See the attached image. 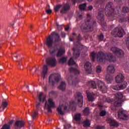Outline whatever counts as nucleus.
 <instances>
[{
    "mask_svg": "<svg viewBox=\"0 0 129 129\" xmlns=\"http://www.w3.org/2000/svg\"><path fill=\"white\" fill-rule=\"evenodd\" d=\"M96 72L97 73H101V67H100V66H97L96 68Z\"/></svg>",
    "mask_w": 129,
    "mask_h": 129,
    "instance_id": "42",
    "label": "nucleus"
},
{
    "mask_svg": "<svg viewBox=\"0 0 129 129\" xmlns=\"http://www.w3.org/2000/svg\"><path fill=\"white\" fill-rule=\"evenodd\" d=\"M106 101L107 102L109 103V102H110L111 101V100L110 99H109V98H107V99H106Z\"/></svg>",
    "mask_w": 129,
    "mask_h": 129,
    "instance_id": "60",
    "label": "nucleus"
},
{
    "mask_svg": "<svg viewBox=\"0 0 129 129\" xmlns=\"http://www.w3.org/2000/svg\"><path fill=\"white\" fill-rule=\"evenodd\" d=\"M86 6L87 4L84 3L81 5V11H86Z\"/></svg>",
    "mask_w": 129,
    "mask_h": 129,
    "instance_id": "44",
    "label": "nucleus"
},
{
    "mask_svg": "<svg viewBox=\"0 0 129 129\" xmlns=\"http://www.w3.org/2000/svg\"><path fill=\"white\" fill-rule=\"evenodd\" d=\"M103 38H104V36H103V34L102 33L100 34V35L98 36V39L99 41H103Z\"/></svg>",
    "mask_w": 129,
    "mask_h": 129,
    "instance_id": "47",
    "label": "nucleus"
},
{
    "mask_svg": "<svg viewBox=\"0 0 129 129\" xmlns=\"http://www.w3.org/2000/svg\"><path fill=\"white\" fill-rule=\"evenodd\" d=\"M75 98L77 101H72L70 106V107L72 109V110H73V111H75L76 109L77 105H78L79 107H81V93L77 92L75 94Z\"/></svg>",
    "mask_w": 129,
    "mask_h": 129,
    "instance_id": "5",
    "label": "nucleus"
},
{
    "mask_svg": "<svg viewBox=\"0 0 129 129\" xmlns=\"http://www.w3.org/2000/svg\"><path fill=\"white\" fill-rule=\"evenodd\" d=\"M112 88L114 90H117V91L120 90V88L119 87V85H116L113 86L112 87Z\"/></svg>",
    "mask_w": 129,
    "mask_h": 129,
    "instance_id": "39",
    "label": "nucleus"
},
{
    "mask_svg": "<svg viewBox=\"0 0 129 129\" xmlns=\"http://www.w3.org/2000/svg\"><path fill=\"white\" fill-rule=\"evenodd\" d=\"M14 126L17 128L23 127V126H24V121L21 120L16 121Z\"/></svg>",
    "mask_w": 129,
    "mask_h": 129,
    "instance_id": "21",
    "label": "nucleus"
},
{
    "mask_svg": "<svg viewBox=\"0 0 129 129\" xmlns=\"http://www.w3.org/2000/svg\"><path fill=\"white\" fill-rule=\"evenodd\" d=\"M105 60H107L109 62H114L115 57L111 54H108L102 51L98 52L97 54V61L98 63H101V62H103Z\"/></svg>",
    "mask_w": 129,
    "mask_h": 129,
    "instance_id": "2",
    "label": "nucleus"
},
{
    "mask_svg": "<svg viewBox=\"0 0 129 129\" xmlns=\"http://www.w3.org/2000/svg\"><path fill=\"white\" fill-rule=\"evenodd\" d=\"M74 36H76V33H75V32L73 33L72 36H70L69 40L70 42H73V41H74Z\"/></svg>",
    "mask_w": 129,
    "mask_h": 129,
    "instance_id": "41",
    "label": "nucleus"
},
{
    "mask_svg": "<svg viewBox=\"0 0 129 129\" xmlns=\"http://www.w3.org/2000/svg\"><path fill=\"white\" fill-rule=\"evenodd\" d=\"M45 61L48 66H51V67H55L56 66V58L55 57H48Z\"/></svg>",
    "mask_w": 129,
    "mask_h": 129,
    "instance_id": "11",
    "label": "nucleus"
},
{
    "mask_svg": "<svg viewBox=\"0 0 129 129\" xmlns=\"http://www.w3.org/2000/svg\"><path fill=\"white\" fill-rule=\"evenodd\" d=\"M65 31H68V30H69V26L67 25L64 28Z\"/></svg>",
    "mask_w": 129,
    "mask_h": 129,
    "instance_id": "57",
    "label": "nucleus"
},
{
    "mask_svg": "<svg viewBox=\"0 0 129 129\" xmlns=\"http://www.w3.org/2000/svg\"><path fill=\"white\" fill-rule=\"evenodd\" d=\"M62 7L61 5H57L55 8H54V12L55 13H57V12H59V10L61 9V7Z\"/></svg>",
    "mask_w": 129,
    "mask_h": 129,
    "instance_id": "45",
    "label": "nucleus"
},
{
    "mask_svg": "<svg viewBox=\"0 0 129 129\" xmlns=\"http://www.w3.org/2000/svg\"><path fill=\"white\" fill-rule=\"evenodd\" d=\"M51 35H54L56 37L53 39V37L49 35L46 38L45 44L47 48L49 49L50 55H55L56 52L58 51L56 54V57H61L65 53V51L62 49H59L57 46V43L60 41V35L55 32H53L51 33Z\"/></svg>",
    "mask_w": 129,
    "mask_h": 129,
    "instance_id": "1",
    "label": "nucleus"
},
{
    "mask_svg": "<svg viewBox=\"0 0 129 129\" xmlns=\"http://www.w3.org/2000/svg\"><path fill=\"white\" fill-rule=\"evenodd\" d=\"M115 71V69L113 64H110L107 68V72H108V73H114Z\"/></svg>",
    "mask_w": 129,
    "mask_h": 129,
    "instance_id": "20",
    "label": "nucleus"
},
{
    "mask_svg": "<svg viewBox=\"0 0 129 129\" xmlns=\"http://www.w3.org/2000/svg\"><path fill=\"white\" fill-rule=\"evenodd\" d=\"M90 111V109H89V107H86L83 111V115H86V116H87V115H89Z\"/></svg>",
    "mask_w": 129,
    "mask_h": 129,
    "instance_id": "32",
    "label": "nucleus"
},
{
    "mask_svg": "<svg viewBox=\"0 0 129 129\" xmlns=\"http://www.w3.org/2000/svg\"><path fill=\"white\" fill-rule=\"evenodd\" d=\"M105 80L107 82V83H110L111 81L113 80V77L110 76H106L105 78Z\"/></svg>",
    "mask_w": 129,
    "mask_h": 129,
    "instance_id": "36",
    "label": "nucleus"
},
{
    "mask_svg": "<svg viewBox=\"0 0 129 129\" xmlns=\"http://www.w3.org/2000/svg\"><path fill=\"white\" fill-rule=\"evenodd\" d=\"M13 122H14L13 120L10 121L9 122V125L5 124L1 129H10V125H12L13 124Z\"/></svg>",
    "mask_w": 129,
    "mask_h": 129,
    "instance_id": "30",
    "label": "nucleus"
},
{
    "mask_svg": "<svg viewBox=\"0 0 129 129\" xmlns=\"http://www.w3.org/2000/svg\"><path fill=\"white\" fill-rule=\"evenodd\" d=\"M118 117L120 119L126 120H127V118H128V115H126L125 111H124V110H119L118 112Z\"/></svg>",
    "mask_w": 129,
    "mask_h": 129,
    "instance_id": "12",
    "label": "nucleus"
},
{
    "mask_svg": "<svg viewBox=\"0 0 129 129\" xmlns=\"http://www.w3.org/2000/svg\"><path fill=\"white\" fill-rule=\"evenodd\" d=\"M2 105L4 106V108H6L8 106V102L7 101H3L2 102Z\"/></svg>",
    "mask_w": 129,
    "mask_h": 129,
    "instance_id": "50",
    "label": "nucleus"
},
{
    "mask_svg": "<svg viewBox=\"0 0 129 129\" xmlns=\"http://www.w3.org/2000/svg\"><path fill=\"white\" fill-rule=\"evenodd\" d=\"M47 72H48V66L46 64H45L44 66H43V71H42V74H43V79H45V75H46V74H47Z\"/></svg>",
    "mask_w": 129,
    "mask_h": 129,
    "instance_id": "26",
    "label": "nucleus"
},
{
    "mask_svg": "<svg viewBox=\"0 0 129 129\" xmlns=\"http://www.w3.org/2000/svg\"><path fill=\"white\" fill-rule=\"evenodd\" d=\"M46 14H48V15H50L52 13V10L51 9H48L46 10Z\"/></svg>",
    "mask_w": 129,
    "mask_h": 129,
    "instance_id": "53",
    "label": "nucleus"
},
{
    "mask_svg": "<svg viewBox=\"0 0 129 129\" xmlns=\"http://www.w3.org/2000/svg\"><path fill=\"white\" fill-rule=\"evenodd\" d=\"M115 79L117 83H121L124 80V77L122 74H119L115 78Z\"/></svg>",
    "mask_w": 129,
    "mask_h": 129,
    "instance_id": "18",
    "label": "nucleus"
},
{
    "mask_svg": "<svg viewBox=\"0 0 129 129\" xmlns=\"http://www.w3.org/2000/svg\"><path fill=\"white\" fill-rule=\"evenodd\" d=\"M126 44L127 46H129V40H127L126 41Z\"/></svg>",
    "mask_w": 129,
    "mask_h": 129,
    "instance_id": "61",
    "label": "nucleus"
},
{
    "mask_svg": "<svg viewBox=\"0 0 129 129\" xmlns=\"http://www.w3.org/2000/svg\"><path fill=\"white\" fill-rule=\"evenodd\" d=\"M71 128V125L70 124H66L64 125V129H70Z\"/></svg>",
    "mask_w": 129,
    "mask_h": 129,
    "instance_id": "49",
    "label": "nucleus"
},
{
    "mask_svg": "<svg viewBox=\"0 0 129 129\" xmlns=\"http://www.w3.org/2000/svg\"><path fill=\"white\" fill-rule=\"evenodd\" d=\"M67 108H68V106H64V107H63V110H64V111H66V110H67Z\"/></svg>",
    "mask_w": 129,
    "mask_h": 129,
    "instance_id": "58",
    "label": "nucleus"
},
{
    "mask_svg": "<svg viewBox=\"0 0 129 129\" xmlns=\"http://www.w3.org/2000/svg\"><path fill=\"white\" fill-rule=\"evenodd\" d=\"M90 20H91V16H90V14H87V18L85 21L86 27L83 28L84 31L86 32H92L94 27L96 26V21H93L91 22Z\"/></svg>",
    "mask_w": 129,
    "mask_h": 129,
    "instance_id": "3",
    "label": "nucleus"
},
{
    "mask_svg": "<svg viewBox=\"0 0 129 129\" xmlns=\"http://www.w3.org/2000/svg\"><path fill=\"white\" fill-rule=\"evenodd\" d=\"M98 87L102 91L103 93H106L107 92V88L105 86V85L103 82H100L98 84Z\"/></svg>",
    "mask_w": 129,
    "mask_h": 129,
    "instance_id": "16",
    "label": "nucleus"
},
{
    "mask_svg": "<svg viewBox=\"0 0 129 129\" xmlns=\"http://www.w3.org/2000/svg\"><path fill=\"white\" fill-rule=\"evenodd\" d=\"M73 5H75L76 3H79V0H72Z\"/></svg>",
    "mask_w": 129,
    "mask_h": 129,
    "instance_id": "56",
    "label": "nucleus"
},
{
    "mask_svg": "<svg viewBox=\"0 0 129 129\" xmlns=\"http://www.w3.org/2000/svg\"><path fill=\"white\" fill-rule=\"evenodd\" d=\"M97 18L102 25L105 23L104 21V15L102 12H99L98 13V16H97Z\"/></svg>",
    "mask_w": 129,
    "mask_h": 129,
    "instance_id": "15",
    "label": "nucleus"
},
{
    "mask_svg": "<svg viewBox=\"0 0 129 129\" xmlns=\"http://www.w3.org/2000/svg\"><path fill=\"white\" fill-rule=\"evenodd\" d=\"M74 44L75 46H76L77 48H73L74 51L73 58L76 59L80 55V52L81 51V49H80V48L81 47V35L80 34H79V35L77 36V42L74 43Z\"/></svg>",
    "mask_w": 129,
    "mask_h": 129,
    "instance_id": "4",
    "label": "nucleus"
},
{
    "mask_svg": "<svg viewBox=\"0 0 129 129\" xmlns=\"http://www.w3.org/2000/svg\"><path fill=\"white\" fill-rule=\"evenodd\" d=\"M127 85V83L126 82H123L121 84L119 85L120 89H125L126 88V86Z\"/></svg>",
    "mask_w": 129,
    "mask_h": 129,
    "instance_id": "33",
    "label": "nucleus"
},
{
    "mask_svg": "<svg viewBox=\"0 0 129 129\" xmlns=\"http://www.w3.org/2000/svg\"><path fill=\"white\" fill-rule=\"evenodd\" d=\"M48 105H49V106L50 107H54L55 106V103H54V102H53V99L51 98H49L48 99Z\"/></svg>",
    "mask_w": 129,
    "mask_h": 129,
    "instance_id": "35",
    "label": "nucleus"
},
{
    "mask_svg": "<svg viewBox=\"0 0 129 129\" xmlns=\"http://www.w3.org/2000/svg\"><path fill=\"white\" fill-rule=\"evenodd\" d=\"M70 71L71 73L73 72V73H75V75L79 74V73H80V72H79V71L77 69H76V68H71L70 69Z\"/></svg>",
    "mask_w": 129,
    "mask_h": 129,
    "instance_id": "31",
    "label": "nucleus"
},
{
    "mask_svg": "<svg viewBox=\"0 0 129 129\" xmlns=\"http://www.w3.org/2000/svg\"><path fill=\"white\" fill-rule=\"evenodd\" d=\"M60 34L62 38H65V37H66V33H65V32H61Z\"/></svg>",
    "mask_w": 129,
    "mask_h": 129,
    "instance_id": "55",
    "label": "nucleus"
},
{
    "mask_svg": "<svg viewBox=\"0 0 129 129\" xmlns=\"http://www.w3.org/2000/svg\"><path fill=\"white\" fill-rule=\"evenodd\" d=\"M50 93H51V94H55V91H51V92H50Z\"/></svg>",
    "mask_w": 129,
    "mask_h": 129,
    "instance_id": "62",
    "label": "nucleus"
},
{
    "mask_svg": "<svg viewBox=\"0 0 129 129\" xmlns=\"http://www.w3.org/2000/svg\"><path fill=\"white\" fill-rule=\"evenodd\" d=\"M105 114H106V112H105V111H102L100 113V116H104Z\"/></svg>",
    "mask_w": 129,
    "mask_h": 129,
    "instance_id": "52",
    "label": "nucleus"
},
{
    "mask_svg": "<svg viewBox=\"0 0 129 129\" xmlns=\"http://www.w3.org/2000/svg\"><path fill=\"white\" fill-rule=\"evenodd\" d=\"M111 51L114 53L117 57H119V58H121V57H123V51L122 50L115 47H112L111 48Z\"/></svg>",
    "mask_w": 129,
    "mask_h": 129,
    "instance_id": "9",
    "label": "nucleus"
},
{
    "mask_svg": "<svg viewBox=\"0 0 129 129\" xmlns=\"http://www.w3.org/2000/svg\"><path fill=\"white\" fill-rule=\"evenodd\" d=\"M93 7L92 6H89L87 8H86V11H92Z\"/></svg>",
    "mask_w": 129,
    "mask_h": 129,
    "instance_id": "51",
    "label": "nucleus"
},
{
    "mask_svg": "<svg viewBox=\"0 0 129 129\" xmlns=\"http://www.w3.org/2000/svg\"><path fill=\"white\" fill-rule=\"evenodd\" d=\"M97 129H105V126L98 125L97 126Z\"/></svg>",
    "mask_w": 129,
    "mask_h": 129,
    "instance_id": "54",
    "label": "nucleus"
},
{
    "mask_svg": "<svg viewBox=\"0 0 129 129\" xmlns=\"http://www.w3.org/2000/svg\"><path fill=\"white\" fill-rule=\"evenodd\" d=\"M57 89H59V90L64 91V90L66 89V83L65 81H61L59 86L57 87Z\"/></svg>",
    "mask_w": 129,
    "mask_h": 129,
    "instance_id": "19",
    "label": "nucleus"
},
{
    "mask_svg": "<svg viewBox=\"0 0 129 129\" xmlns=\"http://www.w3.org/2000/svg\"><path fill=\"white\" fill-rule=\"evenodd\" d=\"M68 64L69 65V66H72V65H76V62L75 61H74V60H73V58H72V57L69 60Z\"/></svg>",
    "mask_w": 129,
    "mask_h": 129,
    "instance_id": "38",
    "label": "nucleus"
},
{
    "mask_svg": "<svg viewBox=\"0 0 129 129\" xmlns=\"http://www.w3.org/2000/svg\"><path fill=\"white\" fill-rule=\"evenodd\" d=\"M94 96H95V94L93 93H89L87 95L88 99L89 101H94Z\"/></svg>",
    "mask_w": 129,
    "mask_h": 129,
    "instance_id": "27",
    "label": "nucleus"
},
{
    "mask_svg": "<svg viewBox=\"0 0 129 129\" xmlns=\"http://www.w3.org/2000/svg\"><path fill=\"white\" fill-rule=\"evenodd\" d=\"M44 107L45 108L48 109V112H52V109H51L52 107H51L50 105L48 104V102H47V101H46L45 103Z\"/></svg>",
    "mask_w": 129,
    "mask_h": 129,
    "instance_id": "37",
    "label": "nucleus"
},
{
    "mask_svg": "<svg viewBox=\"0 0 129 129\" xmlns=\"http://www.w3.org/2000/svg\"><path fill=\"white\" fill-rule=\"evenodd\" d=\"M57 112L61 114V115H63V114H64V113L63 112V111H62V108L61 107V106H59L57 108Z\"/></svg>",
    "mask_w": 129,
    "mask_h": 129,
    "instance_id": "43",
    "label": "nucleus"
},
{
    "mask_svg": "<svg viewBox=\"0 0 129 129\" xmlns=\"http://www.w3.org/2000/svg\"><path fill=\"white\" fill-rule=\"evenodd\" d=\"M44 91H47V87H46V86L44 87Z\"/></svg>",
    "mask_w": 129,
    "mask_h": 129,
    "instance_id": "64",
    "label": "nucleus"
},
{
    "mask_svg": "<svg viewBox=\"0 0 129 129\" xmlns=\"http://www.w3.org/2000/svg\"><path fill=\"white\" fill-rule=\"evenodd\" d=\"M114 105L115 107H118L121 106V101L119 100H117L114 102Z\"/></svg>",
    "mask_w": 129,
    "mask_h": 129,
    "instance_id": "34",
    "label": "nucleus"
},
{
    "mask_svg": "<svg viewBox=\"0 0 129 129\" xmlns=\"http://www.w3.org/2000/svg\"><path fill=\"white\" fill-rule=\"evenodd\" d=\"M109 124L110 126H115V127H117L119 124L117 121H115V120H111L109 121Z\"/></svg>",
    "mask_w": 129,
    "mask_h": 129,
    "instance_id": "24",
    "label": "nucleus"
},
{
    "mask_svg": "<svg viewBox=\"0 0 129 129\" xmlns=\"http://www.w3.org/2000/svg\"><path fill=\"white\" fill-rule=\"evenodd\" d=\"M82 123L84 127L87 128L90 126V121H89V119H86L84 120V122Z\"/></svg>",
    "mask_w": 129,
    "mask_h": 129,
    "instance_id": "29",
    "label": "nucleus"
},
{
    "mask_svg": "<svg viewBox=\"0 0 129 129\" xmlns=\"http://www.w3.org/2000/svg\"><path fill=\"white\" fill-rule=\"evenodd\" d=\"M88 86L90 88H93V89H96V88H97L96 83L93 81L89 82Z\"/></svg>",
    "mask_w": 129,
    "mask_h": 129,
    "instance_id": "23",
    "label": "nucleus"
},
{
    "mask_svg": "<svg viewBox=\"0 0 129 129\" xmlns=\"http://www.w3.org/2000/svg\"><path fill=\"white\" fill-rule=\"evenodd\" d=\"M70 9V6L67 4L64 5L60 10V14H66Z\"/></svg>",
    "mask_w": 129,
    "mask_h": 129,
    "instance_id": "17",
    "label": "nucleus"
},
{
    "mask_svg": "<svg viewBox=\"0 0 129 129\" xmlns=\"http://www.w3.org/2000/svg\"><path fill=\"white\" fill-rule=\"evenodd\" d=\"M60 78H61V76H60V75H58L57 74H52L49 77L48 83L50 85L54 86L56 82H59Z\"/></svg>",
    "mask_w": 129,
    "mask_h": 129,
    "instance_id": "7",
    "label": "nucleus"
},
{
    "mask_svg": "<svg viewBox=\"0 0 129 129\" xmlns=\"http://www.w3.org/2000/svg\"><path fill=\"white\" fill-rule=\"evenodd\" d=\"M84 68L87 73L91 74L92 73V68L91 63L89 61L86 62L84 64Z\"/></svg>",
    "mask_w": 129,
    "mask_h": 129,
    "instance_id": "13",
    "label": "nucleus"
},
{
    "mask_svg": "<svg viewBox=\"0 0 129 129\" xmlns=\"http://www.w3.org/2000/svg\"><path fill=\"white\" fill-rule=\"evenodd\" d=\"M96 56H97V53H96V52L95 51H92L90 54V58L93 62H94V61H95V58H96Z\"/></svg>",
    "mask_w": 129,
    "mask_h": 129,
    "instance_id": "25",
    "label": "nucleus"
},
{
    "mask_svg": "<svg viewBox=\"0 0 129 129\" xmlns=\"http://www.w3.org/2000/svg\"><path fill=\"white\" fill-rule=\"evenodd\" d=\"M67 80L69 85H76L77 84V79L72 76L69 77Z\"/></svg>",
    "mask_w": 129,
    "mask_h": 129,
    "instance_id": "14",
    "label": "nucleus"
},
{
    "mask_svg": "<svg viewBox=\"0 0 129 129\" xmlns=\"http://www.w3.org/2000/svg\"><path fill=\"white\" fill-rule=\"evenodd\" d=\"M37 114H38V112L37 111L33 112V114H32V117L33 119H35V118H36Z\"/></svg>",
    "mask_w": 129,
    "mask_h": 129,
    "instance_id": "48",
    "label": "nucleus"
},
{
    "mask_svg": "<svg viewBox=\"0 0 129 129\" xmlns=\"http://www.w3.org/2000/svg\"><path fill=\"white\" fill-rule=\"evenodd\" d=\"M74 119L77 122V123L79 124V122H80V120H81V114L77 113L75 114Z\"/></svg>",
    "mask_w": 129,
    "mask_h": 129,
    "instance_id": "22",
    "label": "nucleus"
},
{
    "mask_svg": "<svg viewBox=\"0 0 129 129\" xmlns=\"http://www.w3.org/2000/svg\"><path fill=\"white\" fill-rule=\"evenodd\" d=\"M66 61H67V57H62L59 60V63H66Z\"/></svg>",
    "mask_w": 129,
    "mask_h": 129,
    "instance_id": "40",
    "label": "nucleus"
},
{
    "mask_svg": "<svg viewBox=\"0 0 129 129\" xmlns=\"http://www.w3.org/2000/svg\"><path fill=\"white\" fill-rule=\"evenodd\" d=\"M79 8L80 10L81 11V4L79 5Z\"/></svg>",
    "mask_w": 129,
    "mask_h": 129,
    "instance_id": "63",
    "label": "nucleus"
},
{
    "mask_svg": "<svg viewBox=\"0 0 129 129\" xmlns=\"http://www.w3.org/2000/svg\"><path fill=\"white\" fill-rule=\"evenodd\" d=\"M105 11V14L107 17H112V18H113V17H115L116 15L115 11H114V8H113V3L111 2H109L106 4Z\"/></svg>",
    "mask_w": 129,
    "mask_h": 129,
    "instance_id": "6",
    "label": "nucleus"
},
{
    "mask_svg": "<svg viewBox=\"0 0 129 129\" xmlns=\"http://www.w3.org/2000/svg\"><path fill=\"white\" fill-rule=\"evenodd\" d=\"M111 34L114 37H119L121 38L124 35V30L122 27H116L111 32Z\"/></svg>",
    "mask_w": 129,
    "mask_h": 129,
    "instance_id": "8",
    "label": "nucleus"
},
{
    "mask_svg": "<svg viewBox=\"0 0 129 129\" xmlns=\"http://www.w3.org/2000/svg\"><path fill=\"white\" fill-rule=\"evenodd\" d=\"M122 12L123 13H128L129 12V8L127 7H124L122 8Z\"/></svg>",
    "mask_w": 129,
    "mask_h": 129,
    "instance_id": "46",
    "label": "nucleus"
},
{
    "mask_svg": "<svg viewBox=\"0 0 129 129\" xmlns=\"http://www.w3.org/2000/svg\"><path fill=\"white\" fill-rule=\"evenodd\" d=\"M39 102L36 103V109L39 110L40 109V106H41V102H44L46 99V96L40 93L38 96Z\"/></svg>",
    "mask_w": 129,
    "mask_h": 129,
    "instance_id": "10",
    "label": "nucleus"
},
{
    "mask_svg": "<svg viewBox=\"0 0 129 129\" xmlns=\"http://www.w3.org/2000/svg\"><path fill=\"white\" fill-rule=\"evenodd\" d=\"M116 96V99L117 100H121L122 99V98L123 97V95H122V93L121 92H117L115 94Z\"/></svg>",
    "mask_w": 129,
    "mask_h": 129,
    "instance_id": "28",
    "label": "nucleus"
},
{
    "mask_svg": "<svg viewBox=\"0 0 129 129\" xmlns=\"http://www.w3.org/2000/svg\"><path fill=\"white\" fill-rule=\"evenodd\" d=\"M18 67L20 68V69H23V67L21 66V62H19Z\"/></svg>",
    "mask_w": 129,
    "mask_h": 129,
    "instance_id": "59",
    "label": "nucleus"
}]
</instances>
